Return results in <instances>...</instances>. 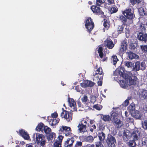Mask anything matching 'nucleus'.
Listing matches in <instances>:
<instances>
[{
    "mask_svg": "<svg viewBox=\"0 0 147 147\" xmlns=\"http://www.w3.org/2000/svg\"><path fill=\"white\" fill-rule=\"evenodd\" d=\"M91 101L93 103H94L96 100V97L95 96H93L91 97Z\"/></svg>",
    "mask_w": 147,
    "mask_h": 147,
    "instance_id": "nucleus-61",
    "label": "nucleus"
},
{
    "mask_svg": "<svg viewBox=\"0 0 147 147\" xmlns=\"http://www.w3.org/2000/svg\"><path fill=\"white\" fill-rule=\"evenodd\" d=\"M140 65V69L142 70H144L146 68V65L144 62H141Z\"/></svg>",
    "mask_w": 147,
    "mask_h": 147,
    "instance_id": "nucleus-50",
    "label": "nucleus"
},
{
    "mask_svg": "<svg viewBox=\"0 0 147 147\" xmlns=\"http://www.w3.org/2000/svg\"><path fill=\"white\" fill-rule=\"evenodd\" d=\"M104 44L109 49H112L114 47L115 44L112 40L107 38L104 42Z\"/></svg>",
    "mask_w": 147,
    "mask_h": 147,
    "instance_id": "nucleus-14",
    "label": "nucleus"
},
{
    "mask_svg": "<svg viewBox=\"0 0 147 147\" xmlns=\"http://www.w3.org/2000/svg\"><path fill=\"white\" fill-rule=\"evenodd\" d=\"M51 117H50L51 119H56L58 117V114L56 112H54L51 114Z\"/></svg>",
    "mask_w": 147,
    "mask_h": 147,
    "instance_id": "nucleus-51",
    "label": "nucleus"
},
{
    "mask_svg": "<svg viewBox=\"0 0 147 147\" xmlns=\"http://www.w3.org/2000/svg\"><path fill=\"white\" fill-rule=\"evenodd\" d=\"M106 142L109 147H115L116 141L115 138L111 135H109Z\"/></svg>",
    "mask_w": 147,
    "mask_h": 147,
    "instance_id": "nucleus-8",
    "label": "nucleus"
},
{
    "mask_svg": "<svg viewBox=\"0 0 147 147\" xmlns=\"http://www.w3.org/2000/svg\"><path fill=\"white\" fill-rule=\"evenodd\" d=\"M77 103L79 107H83V106L80 100L77 101Z\"/></svg>",
    "mask_w": 147,
    "mask_h": 147,
    "instance_id": "nucleus-63",
    "label": "nucleus"
},
{
    "mask_svg": "<svg viewBox=\"0 0 147 147\" xmlns=\"http://www.w3.org/2000/svg\"><path fill=\"white\" fill-rule=\"evenodd\" d=\"M129 104V97H128L127 99L123 103V105L125 106L126 107Z\"/></svg>",
    "mask_w": 147,
    "mask_h": 147,
    "instance_id": "nucleus-58",
    "label": "nucleus"
},
{
    "mask_svg": "<svg viewBox=\"0 0 147 147\" xmlns=\"http://www.w3.org/2000/svg\"><path fill=\"white\" fill-rule=\"evenodd\" d=\"M93 137L91 136H87L84 138V140L86 142H92L94 140Z\"/></svg>",
    "mask_w": 147,
    "mask_h": 147,
    "instance_id": "nucleus-30",
    "label": "nucleus"
},
{
    "mask_svg": "<svg viewBox=\"0 0 147 147\" xmlns=\"http://www.w3.org/2000/svg\"><path fill=\"white\" fill-rule=\"evenodd\" d=\"M82 142L81 141H77L76 144L75 145V147H79L82 145Z\"/></svg>",
    "mask_w": 147,
    "mask_h": 147,
    "instance_id": "nucleus-55",
    "label": "nucleus"
},
{
    "mask_svg": "<svg viewBox=\"0 0 147 147\" xmlns=\"http://www.w3.org/2000/svg\"><path fill=\"white\" fill-rule=\"evenodd\" d=\"M121 13L122 15L119 16V18L122 22L123 25L118 27L117 31L119 34L122 33L124 28L123 25L126 26L125 31L126 36L128 38H129V26H127L126 22L127 20L129 19V8L127 7L125 10L122 11Z\"/></svg>",
    "mask_w": 147,
    "mask_h": 147,
    "instance_id": "nucleus-1",
    "label": "nucleus"
},
{
    "mask_svg": "<svg viewBox=\"0 0 147 147\" xmlns=\"http://www.w3.org/2000/svg\"><path fill=\"white\" fill-rule=\"evenodd\" d=\"M54 147H61V143L58 142V141H56L55 142L54 144Z\"/></svg>",
    "mask_w": 147,
    "mask_h": 147,
    "instance_id": "nucleus-48",
    "label": "nucleus"
},
{
    "mask_svg": "<svg viewBox=\"0 0 147 147\" xmlns=\"http://www.w3.org/2000/svg\"><path fill=\"white\" fill-rule=\"evenodd\" d=\"M45 126V125L43 123H38L36 129L38 131H42Z\"/></svg>",
    "mask_w": 147,
    "mask_h": 147,
    "instance_id": "nucleus-27",
    "label": "nucleus"
},
{
    "mask_svg": "<svg viewBox=\"0 0 147 147\" xmlns=\"http://www.w3.org/2000/svg\"><path fill=\"white\" fill-rule=\"evenodd\" d=\"M127 42L124 40L121 43V47L119 51V53L122 54L124 59H128L129 58V52L127 49Z\"/></svg>",
    "mask_w": 147,
    "mask_h": 147,
    "instance_id": "nucleus-3",
    "label": "nucleus"
},
{
    "mask_svg": "<svg viewBox=\"0 0 147 147\" xmlns=\"http://www.w3.org/2000/svg\"><path fill=\"white\" fill-rule=\"evenodd\" d=\"M93 107L95 109L98 110H100L101 109L98 104L94 105Z\"/></svg>",
    "mask_w": 147,
    "mask_h": 147,
    "instance_id": "nucleus-60",
    "label": "nucleus"
},
{
    "mask_svg": "<svg viewBox=\"0 0 147 147\" xmlns=\"http://www.w3.org/2000/svg\"><path fill=\"white\" fill-rule=\"evenodd\" d=\"M139 97L142 99H145L147 97V90L142 89L139 92Z\"/></svg>",
    "mask_w": 147,
    "mask_h": 147,
    "instance_id": "nucleus-20",
    "label": "nucleus"
},
{
    "mask_svg": "<svg viewBox=\"0 0 147 147\" xmlns=\"http://www.w3.org/2000/svg\"><path fill=\"white\" fill-rule=\"evenodd\" d=\"M102 80H98L97 81L98 86H101L102 85Z\"/></svg>",
    "mask_w": 147,
    "mask_h": 147,
    "instance_id": "nucleus-64",
    "label": "nucleus"
},
{
    "mask_svg": "<svg viewBox=\"0 0 147 147\" xmlns=\"http://www.w3.org/2000/svg\"><path fill=\"white\" fill-rule=\"evenodd\" d=\"M88 100V97L86 95H84L81 98L82 102L84 104L86 103Z\"/></svg>",
    "mask_w": 147,
    "mask_h": 147,
    "instance_id": "nucleus-44",
    "label": "nucleus"
},
{
    "mask_svg": "<svg viewBox=\"0 0 147 147\" xmlns=\"http://www.w3.org/2000/svg\"><path fill=\"white\" fill-rule=\"evenodd\" d=\"M138 82V79L135 76L132 75L129 76V85H135Z\"/></svg>",
    "mask_w": 147,
    "mask_h": 147,
    "instance_id": "nucleus-21",
    "label": "nucleus"
},
{
    "mask_svg": "<svg viewBox=\"0 0 147 147\" xmlns=\"http://www.w3.org/2000/svg\"><path fill=\"white\" fill-rule=\"evenodd\" d=\"M68 101L69 105L70 107L73 109V111H77L76 102L74 101L73 98H71L69 97L68 98Z\"/></svg>",
    "mask_w": 147,
    "mask_h": 147,
    "instance_id": "nucleus-13",
    "label": "nucleus"
},
{
    "mask_svg": "<svg viewBox=\"0 0 147 147\" xmlns=\"http://www.w3.org/2000/svg\"><path fill=\"white\" fill-rule=\"evenodd\" d=\"M105 127L103 125H102L101 124H99L98 126V130L99 131H103L104 130Z\"/></svg>",
    "mask_w": 147,
    "mask_h": 147,
    "instance_id": "nucleus-56",
    "label": "nucleus"
},
{
    "mask_svg": "<svg viewBox=\"0 0 147 147\" xmlns=\"http://www.w3.org/2000/svg\"><path fill=\"white\" fill-rule=\"evenodd\" d=\"M118 8L115 6L111 8L110 11L111 14L115 13L117 12L118 11Z\"/></svg>",
    "mask_w": 147,
    "mask_h": 147,
    "instance_id": "nucleus-38",
    "label": "nucleus"
},
{
    "mask_svg": "<svg viewBox=\"0 0 147 147\" xmlns=\"http://www.w3.org/2000/svg\"><path fill=\"white\" fill-rule=\"evenodd\" d=\"M102 119L105 121H110L111 120V118L109 115H104Z\"/></svg>",
    "mask_w": 147,
    "mask_h": 147,
    "instance_id": "nucleus-35",
    "label": "nucleus"
},
{
    "mask_svg": "<svg viewBox=\"0 0 147 147\" xmlns=\"http://www.w3.org/2000/svg\"><path fill=\"white\" fill-rule=\"evenodd\" d=\"M98 137L100 140L102 141L105 139V135L103 132L102 131L101 133H98Z\"/></svg>",
    "mask_w": 147,
    "mask_h": 147,
    "instance_id": "nucleus-28",
    "label": "nucleus"
},
{
    "mask_svg": "<svg viewBox=\"0 0 147 147\" xmlns=\"http://www.w3.org/2000/svg\"><path fill=\"white\" fill-rule=\"evenodd\" d=\"M135 105L134 103H132L129 106V110H130V113L133 111H134L135 110Z\"/></svg>",
    "mask_w": 147,
    "mask_h": 147,
    "instance_id": "nucleus-41",
    "label": "nucleus"
},
{
    "mask_svg": "<svg viewBox=\"0 0 147 147\" xmlns=\"http://www.w3.org/2000/svg\"><path fill=\"white\" fill-rule=\"evenodd\" d=\"M94 83L89 80H86L84 82V86L86 87H92L94 85Z\"/></svg>",
    "mask_w": 147,
    "mask_h": 147,
    "instance_id": "nucleus-26",
    "label": "nucleus"
},
{
    "mask_svg": "<svg viewBox=\"0 0 147 147\" xmlns=\"http://www.w3.org/2000/svg\"><path fill=\"white\" fill-rule=\"evenodd\" d=\"M114 77V80L117 81L120 84V86L125 89H128L129 84H128V80H125L124 81L123 80H121L119 78L118 76Z\"/></svg>",
    "mask_w": 147,
    "mask_h": 147,
    "instance_id": "nucleus-7",
    "label": "nucleus"
},
{
    "mask_svg": "<svg viewBox=\"0 0 147 147\" xmlns=\"http://www.w3.org/2000/svg\"><path fill=\"white\" fill-rule=\"evenodd\" d=\"M140 135V132L137 130H134L131 134V137L134 140H138Z\"/></svg>",
    "mask_w": 147,
    "mask_h": 147,
    "instance_id": "nucleus-22",
    "label": "nucleus"
},
{
    "mask_svg": "<svg viewBox=\"0 0 147 147\" xmlns=\"http://www.w3.org/2000/svg\"><path fill=\"white\" fill-rule=\"evenodd\" d=\"M82 124H84V125H86V127L87 126H89V124L87 122V121L84 120V119H83L81 121L80 123H82Z\"/></svg>",
    "mask_w": 147,
    "mask_h": 147,
    "instance_id": "nucleus-53",
    "label": "nucleus"
},
{
    "mask_svg": "<svg viewBox=\"0 0 147 147\" xmlns=\"http://www.w3.org/2000/svg\"><path fill=\"white\" fill-rule=\"evenodd\" d=\"M70 138H68L64 143V146L65 147H72L73 144L75 141L74 136H70Z\"/></svg>",
    "mask_w": 147,
    "mask_h": 147,
    "instance_id": "nucleus-12",
    "label": "nucleus"
},
{
    "mask_svg": "<svg viewBox=\"0 0 147 147\" xmlns=\"http://www.w3.org/2000/svg\"><path fill=\"white\" fill-rule=\"evenodd\" d=\"M19 133L20 135L26 140H28L30 138L29 135L27 132L25 131L23 129L19 130Z\"/></svg>",
    "mask_w": 147,
    "mask_h": 147,
    "instance_id": "nucleus-17",
    "label": "nucleus"
},
{
    "mask_svg": "<svg viewBox=\"0 0 147 147\" xmlns=\"http://www.w3.org/2000/svg\"><path fill=\"white\" fill-rule=\"evenodd\" d=\"M139 59V56L132 52L129 53V59Z\"/></svg>",
    "mask_w": 147,
    "mask_h": 147,
    "instance_id": "nucleus-25",
    "label": "nucleus"
},
{
    "mask_svg": "<svg viewBox=\"0 0 147 147\" xmlns=\"http://www.w3.org/2000/svg\"><path fill=\"white\" fill-rule=\"evenodd\" d=\"M138 45L136 43H131L130 45L131 49L132 50L135 51L136 49V47Z\"/></svg>",
    "mask_w": 147,
    "mask_h": 147,
    "instance_id": "nucleus-39",
    "label": "nucleus"
},
{
    "mask_svg": "<svg viewBox=\"0 0 147 147\" xmlns=\"http://www.w3.org/2000/svg\"><path fill=\"white\" fill-rule=\"evenodd\" d=\"M140 29L142 32H144L146 30L145 28L144 27V25L141 24L140 25Z\"/></svg>",
    "mask_w": 147,
    "mask_h": 147,
    "instance_id": "nucleus-62",
    "label": "nucleus"
},
{
    "mask_svg": "<svg viewBox=\"0 0 147 147\" xmlns=\"http://www.w3.org/2000/svg\"><path fill=\"white\" fill-rule=\"evenodd\" d=\"M36 140L38 143L40 142V145L43 146L45 144L46 141L45 140V137L44 136L41 134H39L38 135H36Z\"/></svg>",
    "mask_w": 147,
    "mask_h": 147,
    "instance_id": "nucleus-11",
    "label": "nucleus"
},
{
    "mask_svg": "<svg viewBox=\"0 0 147 147\" xmlns=\"http://www.w3.org/2000/svg\"><path fill=\"white\" fill-rule=\"evenodd\" d=\"M112 122L115 128L117 129H119L123 125V122L118 118L112 119Z\"/></svg>",
    "mask_w": 147,
    "mask_h": 147,
    "instance_id": "nucleus-9",
    "label": "nucleus"
},
{
    "mask_svg": "<svg viewBox=\"0 0 147 147\" xmlns=\"http://www.w3.org/2000/svg\"><path fill=\"white\" fill-rule=\"evenodd\" d=\"M43 130L45 132L47 135L51 132V129L47 126H45L43 128Z\"/></svg>",
    "mask_w": 147,
    "mask_h": 147,
    "instance_id": "nucleus-32",
    "label": "nucleus"
},
{
    "mask_svg": "<svg viewBox=\"0 0 147 147\" xmlns=\"http://www.w3.org/2000/svg\"><path fill=\"white\" fill-rule=\"evenodd\" d=\"M142 51L145 53H147V45H142L140 46Z\"/></svg>",
    "mask_w": 147,
    "mask_h": 147,
    "instance_id": "nucleus-42",
    "label": "nucleus"
},
{
    "mask_svg": "<svg viewBox=\"0 0 147 147\" xmlns=\"http://www.w3.org/2000/svg\"><path fill=\"white\" fill-rule=\"evenodd\" d=\"M104 2L103 0H96V4L97 5L100 6Z\"/></svg>",
    "mask_w": 147,
    "mask_h": 147,
    "instance_id": "nucleus-52",
    "label": "nucleus"
},
{
    "mask_svg": "<svg viewBox=\"0 0 147 147\" xmlns=\"http://www.w3.org/2000/svg\"><path fill=\"white\" fill-rule=\"evenodd\" d=\"M132 70L136 71L140 69V65L139 61H137L135 63V65L132 69Z\"/></svg>",
    "mask_w": 147,
    "mask_h": 147,
    "instance_id": "nucleus-24",
    "label": "nucleus"
},
{
    "mask_svg": "<svg viewBox=\"0 0 147 147\" xmlns=\"http://www.w3.org/2000/svg\"><path fill=\"white\" fill-rule=\"evenodd\" d=\"M130 1L131 4L134 5L135 4H139L141 2V0H130Z\"/></svg>",
    "mask_w": 147,
    "mask_h": 147,
    "instance_id": "nucleus-37",
    "label": "nucleus"
},
{
    "mask_svg": "<svg viewBox=\"0 0 147 147\" xmlns=\"http://www.w3.org/2000/svg\"><path fill=\"white\" fill-rule=\"evenodd\" d=\"M59 131V134H64L66 136L70 137L74 136L71 133V129L69 127L61 126Z\"/></svg>",
    "mask_w": 147,
    "mask_h": 147,
    "instance_id": "nucleus-5",
    "label": "nucleus"
},
{
    "mask_svg": "<svg viewBox=\"0 0 147 147\" xmlns=\"http://www.w3.org/2000/svg\"><path fill=\"white\" fill-rule=\"evenodd\" d=\"M91 127H92V128H90V130L91 132H93L94 131V130H95V129H96V127L95 124H94L93 125H92Z\"/></svg>",
    "mask_w": 147,
    "mask_h": 147,
    "instance_id": "nucleus-59",
    "label": "nucleus"
},
{
    "mask_svg": "<svg viewBox=\"0 0 147 147\" xmlns=\"http://www.w3.org/2000/svg\"><path fill=\"white\" fill-rule=\"evenodd\" d=\"M112 60L113 62V65H115L117 63L118 59L117 58V57L116 55H113L112 56Z\"/></svg>",
    "mask_w": 147,
    "mask_h": 147,
    "instance_id": "nucleus-40",
    "label": "nucleus"
},
{
    "mask_svg": "<svg viewBox=\"0 0 147 147\" xmlns=\"http://www.w3.org/2000/svg\"><path fill=\"white\" fill-rule=\"evenodd\" d=\"M75 89L78 92H81L82 90V89L79 85H78L76 86Z\"/></svg>",
    "mask_w": 147,
    "mask_h": 147,
    "instance_id": "nucleus-57",
    "label": "nucleus"
},
{
    "mask_svg": "<svg viewBox=\"0 0 147 147\" xmlns=\"http://www.w3.org/2000/svg\"><path fill=\"white\" fill-rule=\"evenodd\" d=\"M91 9L93 13L97 15L104 14V12L101 10V9L96 5H92L91 7Z\"/></svg>",
    "mask_w": 147,
    "mask_h": 147,
    "instance_id": "nucleus-10",
    "label": "nucleus"
},
{
    "mask_svg": "<svg viewBox=\"0 0 147 147\" xmlns=\"http://www.w3.org/2000/svg\"><path fill=\"white\" fill-rule=\"evenodd\" d=\"M95 73H97V74H103V73L102 72V68L99 67L97 69H96V71H95Z\"/></svg>",
    "mask_w": 147,
    "mask_h": 147,
    "instance_id": "nucleus-49",
    "label": "nucleus"
},
{
    "mask_svg": "<svg viewBox=\"0 0 147 147\" xmlns=\"http://www.w3.org/2000/svg\"><path fill=\"white\" fill-rule=\"evenodd\" d=\"M77 127L78 128V131L79 133L84 134L85 132L87 131V127L86 125H84V124H82V122H80Z\"/></svg>",
    "mask_w": 147,
    "mask_h": 147,
    "instance_id": "nucleus-15",
    "label": "nucleus"
},
{
    "mask_svg": "<svg viewBox=\"0 0 147 147\" xmlns=\"http://www.w3.org/2000/svg\"><path fill=\"white\" fill-rule=\"evenodd\" d=\"M143 128L145 129H147V120H145L142 123Z\"/></svg>",
    "mask_w": 147,
    "mask_h": 147,
    "instance_id": "nucleus-47",
    "label": "nucleus"
},
{
    "mask_svg": "<svg viewBox=\"0 0 147 147\" xmlns=\"http://www.w3.org/2000/svg\"><path fill=\"white\" fill-rule=\"evenodd\" d=\"M129 20L132 19L135 17V15L134 13V11L132 10L129 8Z\"/></svg>",
    "mask_w": 147,
    "mask_h": 147,
    "instance_id": "nucleus-36",
    "label": "nucleus"
},
{
    "mask_svg": "<svg viewBox=\"0 0 147 147\" xmlns=\"http://www.w3.org/2000/svg\"><path fill=\"white\" fill-rule=\"evenodd\" d=\"M55 134L51 132L49 133V134H47V137L48 140H52L53 139Z\"/></svg>",
    "mask_w": 147,
    "mask_h": 147,
    "instance_id": "nucleus-31",
    "label": "nucleus"
},
{
    "mask_svg": "<svg viewBox=\"0 0 147 147\" xmlns=\"http://www.w3.org/2000/svg\"><path fill=\"white\" fill-rule=\"evenodd\" d=\"M137 38L140 40L146 42L147 41V34L140 32L138 34Z\"/></svg>",
    "mask_w": 147,
    "mask_h": 147,
    "instance_id": "nucleus-16",
    "label": "nucleus"
},
{
    "mask_svg": "<svg viewBox=\"0 0 147 147\" xmlns=\"http://www.w3.org/2000/svg\"><path fill=\"white\" fill-rule=\"evenodd\" d=\"M96 147H104L102 143L100 142H96Z\"/></svg>",
    "mask_w": 147,
    "mask_h": 147,
    "instance_id": "nucleus-54",
    "label": "nucleus"
},
{
    "mask_svg": "<svg viewBox=\"0 0 147 147\" xmlns=\"http://www.w3.org/2000/svg\"><path fill=\"white\" fill-rule=\"evenodd\" d=\"M115 76H120L125 80L129 79V72L125 69L123 67L121 66L113 72Z\"/></svg>",
    "mask_w": 147,
    "mask_h": 147,
    "instance_id": "nucleus-2",
    "label": "nucleus"
},
{
    "mask_svg": "<svg viewBox=\"0 0 147 147\" xmlns=\"http://www.w3.org/2000/svg\"><path fill=\"white\" fill-rule=\"evenodd\" d=\"M103 74H97V73H94L93 74V80L96 81L98 80H102L103 78Z\"/></svg>",
    "mask_w": 147,
    "mask_h": 147,
    "instance_id": "nucleus-19",
    "label": "nucleus"
},
{
    "mask_svg": "<svg viewBox=\"0 0 147 147\" xmlns=\"http://www.w3.org/2000/svg\"><path fill=\"white\" fill-rule=\"evenodd\" d=\"M142 146H147V140L145 138H142Z\"/></svg>",
    "mask_w": 147,
    "mask_h": 147,
    "instance_id": "nucleus-46",
    "label": "nucleus"
},
{
    "mask_svg": "<svg viewBox=\"0 0 147 147\" xmlns=\"http://www.w3.org/2000/svg\"><path fill=\"white\" fill-rule=\"evenodd\" d=\"M59 120L60 119L58 118L57 119L51 118L50 120L49 121V123L50 124L53 126L57 124Z\"/></svg>",
    "mask_w": 147,
    "mask_h": 147,
    "instance_id": "nucleus-23",
    "label": "nucleus"
},
{
    "mask_svg": "<svg viewBox=\"0 0 147 147\" xmlns=\"http://www.w3.org/2000/svg\"><path fill=\"white\" fill-rule=\"evenodd\" d=\"M138 11L140 15L141 16H144L145 15L146 13L143 7H140L138 8Z\"/></svg>",
    "mask_w": 147,
    "mask_h": 147,
    "instance_id": "nucleus-33",
    "label": "nucleus"
},
{
    "mask_svg": "<svg viewBox=\"0 0 147 147\" xmlns=\"http://www.w3.org/2000/svg\"><path fill=\"white\" fill-rule=\"evenodd\" d=\"M132 116L134 117L136 119H140L142 116V114L139 112L137 110L133 111L130 113Z\"/></svg>",
    "mask_w": 147,
    "mask_h": 147,
    "instance_id": "nucleus-18",
    "label": "nucleus"
},
{
    "mask_svg": "<svg viewBox=\"0 0 147 147\" xmlns=\"http://www.w3.org/2000/svg\"><path fill=\"white\" fill-rule=\"evenodd\" d=\"M118 115V113L115 112H113L111 114V116L112 119H116L118 118L117 117Z\"/></svg>",
    "mask_w": 147,
    "mask_h": 147,
    "instance_id": "nucleus-43",
    "label": "nucleus"
},
{
    "mask_svg": "<svg viewBox=\"0 0 147 147\" xmlns=\"http://www.w3.org/2000/svg\"><path fill=\"white\" fill-rule=\"evenodd\" d=\"M61 116L64 118L67 122L70 121L72 119V113L63 109L61 113Z\"/></svg>",
    "mask_w": 147,
    "mask_h": 147,
    "instance_id": "nucleus-6",
    "label": "nucleus"
},
{
    "mask_svg": "<svg viewBox=\"0 0 147 147\" xmlns=\"http://www.w3.org/2000/svg\"><path fill=\"white\" fill-rule=\"evenodd\" d=\"M85 27L90 34H92L91 31L94 28V25L92 20L90 17H87L84 21Z\"/></svg>",
    "mask_w": 147,
    "mask_h": 147,
    "instance_id": "nucleus-4",
    "label": "nucleus"
},
{
    "mask_svg": "<svg viewBox=\"0 0 147 147\" xmlns=\"http://www.w3.org/2000/svg\"><path fill=\"white\" fill-rule=\"evenodd\" d=\"M128 134H127V132H125V130L123 132V138L124 141L125 142H127L126 143L128 144V140H129V136L128 135Z\"/></svg>",
    "mask_w": 147,
    "mask_h": 147,
    "instance_id": "nucleus-29",
    "label": "nucleus"
},
{
    "mask_svg": "<svg viewBox=\"0 0 147 147\" xmlns=\"http://www.w3.org/2000/svg\"><path fill=\"white\" fill-rule=\"evenodd\" d=\"M135 140H131L129 142V147H135L136 145Z\"/></svg>",
    "mask_w": 147,
    "mask_h": 147,
    "instance_id": "nucleus-45",
    "label": "nucleus"
},
{
    "mask_svg": "<svg viewBox=\"0 0 147 147\" xmlns=\"http://www.w3.org/2000/svg\"><path fill=\"white\" fill-rule=\"evenodd\" d=\"M103 26L105 29L108 30L110 26L109 22L106 20L104 19Z\"/></svg>",
    "mask_w": 147,
    "mask_h": 147,
    "instance_id": "nucleus-34",
    "label": "nucleus"
}]
</instances>
